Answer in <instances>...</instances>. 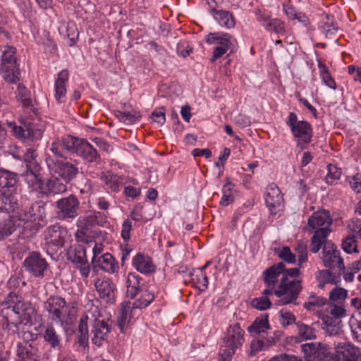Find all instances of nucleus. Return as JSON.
<instances>
[{"label":"nucleus","instance_id":"603ef678","mask_svg":"<svg viewBox=\"0 0 361 361\" xmlns=\"http://www.w3.org/2000/svg\"><path fill=\"white\" fill-rule=\"evenodd\" d=\"M66 35L70 40V46H73L78 38L79 32L76 25L73 22L67 23Z\"/></svg>","mask_w":361,"mask_h":361},{"label":"nucleus","instance_id":"a211bd4d","mask_svg":"<svg viewBox=\"0 0 361 361\" xmlns=\"http://www.w3.org/2000/svg\"><path fill=\"white\" fill-rule=\"evenodd\" d=\"M264 200L270 213L276 214L277 209L283 204V197L280 189L275 183H271L267 186Z\"/></svg>","mask_w":361,"mask_h":361},{"label":"nucleus","instance_id":"de8ad7c7","mask_svg":"<svg viewBox=\"0 0 361 361\" xmlns=\"http://www.w3.org/2000/svg\"><path fill=\"white\" fill-rule=\"evenodd\" d=\"M319 68L320 75L322 78L323 82L324 84L328 86L329 87L335 90L336 89V83L334 80V79L331 78L327 67L326 65L322 63L321 62H319Z\"/></svg>","mask_w":361,"mask_h":361},{"label":"nucleus","instance_id":"e2e57ef3","mask_svg":"<svg viewBox=\"0 0 361 361\" xmlns=\"http://www.w3.org/2000/svg\"><path fill=\"white\" fill-rule=\"evenodd\" d=\"M296 253L298 257V264L300 266L305 262L307 259V250L306 245L303 244H298L295 248Z\"/></svg>","mask_w":361,"mask_h":361},{"label":"nucleus","instance_id":"72a5a7b5","mask_svg":"<svg viewBox=\"0 0 361 361\" xmlns=\"http://www.w3.org/2000/svg\"><path fill=\"white\" fill-rule=\"evenodd\" d=\"M69 73L67 69L62 70L55 82V98L59 102L65 100L66 94V83L68 80Z\"/></svg>","mask_w":361,"mask_h":361},{"label":"nucleus","instance_id":"4468645a","mask_svg":"<svg viewBox=\"0 0 361 361\" xmlns=\"http://www.w3.org/2000/svg\"><path fill=\"white\" fill-rule=\"evenodd\" d=\"M80 201L74 195L59 199L56 202V217L65 221L75 219L78 216Z\"/></svg>","mask_w":361,"mask_h":361},{"label":"nucleus","instance_id":"6e6552de","mask_svg":"<svg viewBox=\"0 0 361 361\" xmlns=\"http://www.w3.org/2000/svg\"><path fill=\"white\" fill-rule=\"evenodd\" d=\"M16 53L15 47L7 46L4 47L1 55V73L4 79L11 84L19 80L20 74L17 64Z\"/></svg>","mask_w":361,"mask_h":361},{"label":"nucleus","instance_id":"c85d7f7f","mask_svg":"<svg viewBox=\"0 0 361 361\" xmlns=\"http://www.w3.org/2000/svg\"><path fill=\"white\" fill-rule=\"evenodd\" d=\"M137 308H135V305H133V302L130 301L122 303L119 315L117 317L118 325L120 327L121 331H123V328L126 325L128 324L133 317L134 312Z\"/></svg>","mask_w":361,"mask_h":361},{"label":"nucleus","instance_id":"2eb2a0df","mask_svg":"<svg viewBox=\"0 0 361 361\" xmlns=\"http://www.w3.org/2000/svg\"><path fill=\"white\" fill-rule=\"evenodd\" d=\"M322 262L324 267L334 269L338 268L340 273L345 270L343 259L341 257V253L335 245L331 242H326L322 245Z\"/></svg>","mask_w":361,"mask_h":361},{"label":"nucleus","instance_id":"58836bf2","mask_svg":"<svg viewBox=\"0 0 361 361\" xmlns=\"http://www.w3.org/2000/svg\"><path fill=\"white\" fill-rule=\"evenodd\" d=\"M190 276L192 282L200 290L204 291L207 288L208 278L205 272L195 269L190 273Z\"/></svg>","mask_w":361,"mask_h":361},{"label":"nucleus","instance_id":"f704fd0d","mask_svg":"<svg viewBox=\"0 0 361 361\" xmlns=\"http://www.w3.org/2000/svg\"><path fill=\"white\" fill-rule=\"evenodd\" d=\"M135 268L142 274H151L155 271L152 259L143 254L137 253L133 261Z\"/></svg>","mask_w":361,"mask_h":361},{"label":"nucleus","instance_id":"aec40b11","mask_svg":"<svg viewBox=\"0 0 361 361\" xmlns=\"http://www.w3.org/2000/svg\"><path fill=\"white\" fill-rule=\"evenodd\" d=\"M205 40L208 44L216 43L219 44V47L229 49V54L235 51L237 49L235 38L226 32L209 33Z\"/></svg>","mask_w":361,"mask_h":361},{"label":"nucleus","instance_id":"09e8293b","mask_svg":"<svg viewBox=\"0 0 361 361\" xmlns=\"http://www.w3.org/2000/svg\"><path fill=\"white\" fill-rule=\"evenodd\" d=\"M16 207V199L14 195L0 194V209H13Z\"/></svg>","mask_w":361,"mask_h":361},{"label":"nucleus","instance_id":"2f4dec72","mask_svg":"<svg viewBox=\"0 0 361 361\" xmlns=\"http://www.w3.org/2000/svg\"><path fill=\"white\" fill-rule=\"evenodd\" d=\"M44 341L54 349H60L61 347L62 338L52 324L45 326L42 333Z\"/></svg>","mask_w":361,"mask_h":361},{"label":"nucleus","instance_id":"423d86ee","mask_svg":"<svg viewBox=\"0 0 361 361\" xmlns=\"http://www.w3.org/2000/svg\"><path fill=\"white\" fill-rule=\"evenodd\" d=\"M299 273L298 268L286 269V267H284L279 289L274 292L278 298H280L277 301L278 305H284L293 302L297 299L302 286L301 281L294 278Z\"/></svg>","mask_w":361,"mask_h":361},{"label":"nucleus","instance_id":"864d4df0","mask_svg":"<svg viewBox=\"0 0 361 361\" xmlns=\"http://www.w3.org/2000/svg\"><path fill=\"white\" fill-rule=\"evenodd\" d=\"M251 305L259 310H266L269 309L271 302L270 300L266 296L254 298L251 302Z\"/></svg>","mask_w":361,"mask_h":361},{"label":"nucleus","instance_id":"49530a36","mask_svg":"<svg viewBox=\"0 0 361 361\" xmlns=\"http://www.w3.org/2000/svg\"><path fill=\"white\" fill-rule=\"evenodd\" d=\"M61 178L54 177L53 179H49V191L51 194H60L63 193L67 190V186L65 182H61Z\"/></svg>","mask_w":361,"mask_h":361},{"label":"nucleus","instance_id":"37998d69","mask_svg":"<svg viewBox=\"0 0 361 361\" xmlns=\"http://www.w3.org/2000/svg\"><path fill=\"white\" fill-rule=\"evenodd\" d=\"M18 97L22 102V105L27 111L30 110L33 114H36L35 110L32 109V100L28 97V90L24 85H19L18 87Z\"/></svg>","mask_w":361,"mask_h":361},{"label":"nucleus","instance_id":"774afa93","mask_svg":"<svg viewBox=\"0 0 361 361\" xmlns=\"http://www.w3.org/2000/svg\"><path fill=\"white\" fill-rule=\"evenodd\" d=\"M21 284L25 285V283L22 281L19 276H13L9 279L7 286L10 289H16L18 288Z\"/></svg>","mask_w":361,"mask_h":361},{"label":"nucleus","instance_id":"39448f33","mask_svg":"<svg viewBox=\"0 0 361 361\" xmlns=\"http://www.w3.org/2000/svg\"><path fill=\"white\" fill-rule=\"evenodd\" d=\"M307 224L310 228L314 230L311 238V251L316 253L326 242L331 232L329 227L332 224V219L326 210H319L310 216Z\"/></svg>","mask_w":361,"mask_h":361},{"label":"nucleus","instance_id":"f8f14e48","mask_svg":"<svg viewBox=\"0 0 361 361\" xmlns=\"http://www.w3.org/2000/svg\"><path fill=\"white\" fill-rule=\"evenodd\" d=\"M75 137L72 136L58 138L51 142L49 149V152L47 153L45 163H51L59 160L68 158V154L75 152Z\"/></svg>","mask_w":361,"mask_h":361},{"label":"nucleus","instance_id":"5701e85b","mask_svg":"<svg viewBox=\"0 0 361 361\" xmlns=\"http://www.w3.org/2000/svg\"><path fill=\"white\" fill-rule=\"evenodd\" d=\"M75 152L89 162H97L99 156L97 151L86 140L75 138Z\"/></svg>","mask_w":361,"mask_h":361},{"label":"nucleus","instance_id":"0eeeda50","mask_svg":"<svg viewBox=\"0 0 361 361\" xmlns=\"http://www.w3.org/2000/svg\"><path fill=\"white\" fill-rule=\"evenodd\" d=\"M245 331L239 323L229 325L226 329L224 338V346L226 348L220 352L223 361H229L236 350L241 348L245 342Z\"/></svg>","mask_w":361,"mask_h":361},{"label":"nucleus","instance_id":"ddd939ff","mask_svg":"<svg viewBox=\"0 0 361 361\" xmlns=\"http://www.w3.org/2000/svg\"><path fill=\"white\" fill-rule=\"evenodd\" d=\"M127 293L130 298H135L138 293H141L140 298L133 302L135 308L142 309L149 305L154 300V294L140 288V276L129 274L127 279Z\"/></svg>","mask_w":361,"mask_h":361},{"label":"nucleus","instance_id":"052dcab7","mask_svg":"<svg viewBox=\"0 0 361 361\" xmlns=\"http://www.w3.org/2000/svg\"><path fill=\"white\" fill-rule=\"evenodd\" d=\"M330 317L338 318V319H340L341 317L345 316V310L342 304L334 305L330 307Z\"/></svg>","mask_w":361,"mask_h":361},{"label":"nucleus","instance_id":"4be33fe9","mask_svg":"<svg viewBox=\"0 0 361 361\" xmlns=\"http://www.w3.org/2000/svg\"><path fill=\"white\" fill-rule=\"evenodd\" d=\"M306 361H324L327 357L326 349L319 343H308L301 345Z\"/></svg>","mask_w":361,"mask_h":361},{"label":"nucleus","instance_id":"4c0bfd02","mask_svg":"<svg viewBox=\"0 0 361 361\" xmlns=\"http://www.w3.org/2000/svg\"><path fill=\"white\" fill-rule=\"evenodd\" d=\"M269 328L268 315L264 314L261 317H257L254 322L248 326L247 331L250 334L255 333L259 334L265 333Z\"/></svg>","mask_w":361,"mask_h":361},{"label":"nucleus","instance_id":"9b49d317","mask_svg":"<svg viewBox=\"0 0 361 361\" xmlns=\"http://www.w3.org/2000/svg\"><path fill=\"white\" fill-rule=\"evenodd\" d=\"M20 126H17L15 122H8L13 135L18 139L25 142H37L43 135V130L37 125L32 123L29 119L21 118Z\"/></svg>","mask_w":361,"mask_h":361},{"label":"nucleus","instance_id":"9d476101","mask_svg":"<svg viewBox=\"0 0 361 361\" xmlns=\"http://www.w3.org/2000/svg\"><path fill=\"white\" fill-rule=\"evenodd\" d=\"M286 124L289 126L296 140L297 147L303 149L309 144L312 137L311 125L305 121H298L297 115L291 112L288 116Z\"/></svg>","mask_w":361,"mask_h":361},{"label":"nucleus","instance_id":"393cba45","mask_svg":"<svg viewBox=\"0 0 361 361\" xmlns=\"http://www.w3.org/2000/svg\"><path fill=\"white\" fill-rule=\"evenodd\" d=\"M17 356L20 361H39L41 353L38 348L27 342L18 343Z\"/></svg>","mask_w":361,"mask_h":361},{"label":"nucleus","instance_id":"6e6d98bb","mask_svg":"<svg viewBox=\"0 0 361 361\" xmlns=\"http://www.w3.org/2000/svg\"><path fill=\"white\" fill-rule=\"evenodd\" d=\"M328 175L326 177L327 183L332 184L335 180H338L341 176V171L334 165L328 166Z\"/></svg>","mask_w":361,"mask_h":361},{"label":"nucleus","instance_id":"473e14b6","mask_svg":"<svg viewBox=\"0 0 361 361\" xmlns=\"http://www.w3.org/2000/svg\"><path fill=\"white\" fill-rule=\"evenodd\" d=\"M322 328L329 336H338L342 333V322L338 318H331L329 316H324L322 318Z\"/></svg>","mask_w":361,"mask_h":361},{"label":"nucleus","instance_id":"69168bd1","mask_svg":"<svg viewBox=\"0 0 361 361\" xmlns=\"http://www.w3.org/2000/svg\"><path fill=\"white\" fill-rule=\"evenodd\" d=\"M132 228V223L130 219H126L122 225L121 236L124 241H128L130 238V230Z\"/></svg>","mask_w":361,"mask_h":361},{"label":"nucleus","instance_id":"bf43d9fd","mask_svg":"<svg viewBox=\"0 0 361 361\" xmlns=\"http://www.w3.org/2000/svg\"><path fill=\"white\" fill-rule=\"evenodd\" d=\"M281 314V323L283 326L290 325L292 323L295 322V317L293 313L288 311L286 309H282L280 311Z\"/></svg>","mask_w":361,"mask_h":361},{"label":"nucleus","instance_id":"f03ea898","mask_svg":"<svg viewBox=\"0 0 361 361\" xmlns=\"http://www.w3.org/2000/svg\"><path fill=\"white\" fill-rule=\"evenodd\" d=\"M89 331L92 343L97 347L107 342L111 331V324L103 318L97 307L87 311L79 321L78 334L80 343L87 341Z\"/></svg>","mask_w":361,"mask_h":361},{"label":"nucleus","instance_id":"5fc2aeb1","mask_svg":"<svg viewBox=\"0 0 361 361\" xmlns=\"http://www.w3.org/2000/svg\"><path fill=\"white\" fill-rule=\"evenodd\" d=\"M278 257L283 261L293 264L296 261L295 255H294L288 247H283L282 249L279 250Z\"/></svg>","mask_w":361,"mask_h":361},{"label":"nucleus","instance_id":"e433bc0d","mask_svg":"<svg viewBox=\"0 0 361 361\" xmlns=\"http://www.w3.org/2000/svg\"><path fill=\"white\" fill-rule=\"evenodd\" d=\"M340 274H333L329 270H321L317 275L319 281L318 287L323 288L326 283L337 284L340 281Z\"/></svg>","mask_w":361,"mask_h":361},{"label":"nucleus","instance_id":"13d9d810","mask_svg":"<svg viewBox=\"0 0 361 361\" xmlns=\"http://www.w3.org/2000/svg\"><path fill=\"white\" fill-rule=\"evenodd\" d=\"M165 107L161 106L159 109H155L152 113V118L154 122L159 123V125H163L165 122Z\"/></svg>","mask_w":361,"mask_h":361},{"label":"nucleus","instance_id":"cd10ccee","mask_svg":"<svg viewBox=\"0 0 361 361\" xmlns=\"http://www.w3.org/2000/svg\"><path fill=\"white\" fill-rule=\"evenodd\" d=\"M285 264L279 262L271 266L264 272V281L267 287L275 288L278 283V278L284 272Z\"/></svg>","mask_w":361,"mask_h":361},{"label":"nucleus","instance_id":"7c9ffc66","mask_svg":"<svg viewBox=\"0 0 361 361\" xmlns=\"http://www.w3.org/2000/svg\"><path fill=\"white\" fill-rule=\"evenodd\" d=\"M11 212L0 209V240L11 235L16 229L9 214Z\"/></svg>","mask_w":361,"mask_h":361},{"label":"nucleus","instance_id":"0e129e2a","mask_svg":"<svg viewBox=\"0 0 361 361\" xmlns=\"http://www.w3.org/2000/svg\"><path fill=\"white\" fill-rule=\"evenodd\" d=\"M348 182L350 185L351 188L359 193L361 192V174H356L351 177H348Z\"/></svg>","mask_w":361,"mask_h":361},{"label":"nucleus","instance_id":"1a4fd4ad","mask_svg":"<svg viewBox=\"0 0 361 361\" xmlns=\"http://www.w3.org/2000/svg\"><path fill=\"white\" fill-rule=\"evenodd\" d=\"M54 177L61 178L66 183L73 180L79 173L77 160L66 159L46 164Z\"/></svg>","mask_w":361,"mask_h":361},{"label":"nucleus","instance_id":"79ce46f5","mask_svg":"<svg viewBox=\"0 0 361 361\" xmlns=\"http://www.w3.org/2000/svg\"><path fill=\"white\" fill-rule=\"evenodd\" d=\"M116 116L121 121L128 124H133L141 118L140 113L134 110L127 112L116 111Z\"/></svg>","mask_w":361,"mask_h":361},{"label":"nucleus","instance_id":"3c124183","mask_svg":"<svg viewBox=\"0 0 361 361\" xmlns=\"http://www.w3.org/2000/svg\"><path fill=\"white\" fill-rule=\"evenodd\" d=\"M342 247L347 253L358 252L355 236L354 235H348L342 243Z\"/></svg>","mask_w":361,"mask_h":361},{"label":"nucleus","instance_id":"c9c22d12","mask_svg":"<svg viewBox=\"0 0 361 361\" xmlns=\"http://www.w3.org/2000/svg\"><path fill=\"white\" fill-rule=\"evenodd\" d=\"M210 13L221 27L230 29L235 26V22L233 16L228 11H217L215 8L210 9Z\"/></svg>","mask_w":361,"mask_h":361},{"label":"nucleus","instance_id":"bb28decb","mask_svg":"<svg viewBox=\"0 0 361 361\" xmlns=\"http://www.w3.org/2000/svg\"><path fill=\"white\" fill-rule=\"evenodd\" d=\"M92 264L94 271L97 268L108 272L114 273L118 268L113 256L109 253H105L98 258L93 257L92 259Z\"/></svg>","mask_w":361,"mask_h":361},{"label":"nucleus","instance_id":"a19ab883","mask_svg":"<svg viewBox=\"0 0 361 361\" xmlns=\"http://www.w3.org/2000/svg\"><path fill=\"white\" fill-rule=\"evenodd\" d=\"M321 29L326 37L331 38L332 35L338 30L337 23L334 21V17L329 14H325V20L323 25H321Z\"/></svg>","mask_w":361,"mask_h":361},{"label":"nucleus","instance_id":"20e7f679","mask_svg":"<svg viewBox=\"0 0 361 361\" xmlns=\"http://www.w3.org/2000/svg\"><path fill=\"white\" fill-rule=\"evenodd\" d=\"M44 308L48 313L49 318L63 325L73 324L76 320L78 303H67L62 297L50 296L44 302Z\"/></svg>","mask_w":361,"mask_h":361},{"label":"nucleus","instance_id":"412c9836","mask_svg":"<svg viewBox=\"0 0 361 361\" xmlns=\"http://www.w3.org/2000/svg\"><path fill=\"white\" fill-rule=\"evenodd\" d=\"M97 291L101 299L107 303H113L115 301L116 285L109 278L98 279L94 282Z\"/></svg>","mask_w":361,"mask_h":361},{"label":"nucleus","instance_id":"c03bdc74","mask_svg":"<svg viewBox=\"0 0 361 361\" xmlns=\"http://www.w3.org/2000/svg\"><path fill=\"white\" fill-rule=\"evenodd\" d=\"M233 188V184L229 180H227L226 184L222 188L223 196L220 201L221 205L226 207L233 201L234 198L231 192Z\"/></svg>","mask_w":361,"mask_h":361},{"label":"nucleus","instance_id":"a878e982","mask_svg":"<svg viewBox=\"0 0 361 361\" xmlns=\"http://www.w3.org/2000/svg\"><path fill=\"white\" fill-rule=\"evenodd\" d=\"M336 361H361V353L357 348L350 343L338 345L336 350Z\"/></svg>","mask_w":361,"mask_h":361},{"label":"nucleus","instance_id":"f3484780","mask_svg":"<svg viewBox=\"0 0 361 361\" xmlns=\"http://www.w3.org/2000/svg\"><path fill=\"white\" fill-rule=\"evenodd\" d=\"M44 235L47 245L61 247L68 236V230L59 224H54L47 227Z\"/></svg>","mask_w":361,"mask_h":361},{"label":"nucleus","instance_id":"dca6fc26","mask_svg":"<svg viewBox=\"0 0 361 361\" xmlns=\"http://www.w3.org/2000/svg\"><path fill=\"white\" fill-rule=\"evenodd\" d=\"M47 260L38 252H32L23 262L24 269L35 277L42 278L48 268Z\"/></svg>","mask_w":361,"mask_h":361},{"label":"nucleus","instance_id":"6ab92c4d","mask_svg":"<svg viewBox=\"0 0 361 361\" xmlns=\"http://www.w3.org/2000/svg\"><path fill=\"white\" fill-rule=\"evenodd\" d=\"M19 180L16 173L0 168V194L4 195H13L17 190Z\"/></svg>","mask_w":361,"mask_h":361},{"label":"nucleus","instance_id":"c756f323","mask_svg":"<svg viewBox=\"0 0 361 361\" xmlns=\"http://www.w3.org/2000/svg\"><path fill=\"white\" fill-rule=\"evenodd\" d=\"M257 20L262 25L269 31H273L277 34H281L285 32L284 23L280 19H271L269 16L264 13H259Z\"/></svg>","mask_w":361,"mask_h":361},{"label":"nucleus","instance_id":"680f3d73","mask_svg":"<svg viewBox=\"0 0 361 361\" xmlns=\"http://www.w3.org/2000/svg\"><path fill=\"white\" fill-rule=\"evenodd\" d=\"M107 187L111 189L113 191H118L122 185V181H121L119 177L117 176H111L109 179L106 182Z\"/></svg>","mask_w":361,"mask_h":361},{"label":"nucleus","instance_id":"4d7b16f0","mask_svg":"<svg viewBox=\"0 0 361 361\" xmlns=\"http://www.w3.org/2000/svg\"><path fill=\"white\" fill-rule=\"evenodd\" d=\"M348 227L352 231L353 235H357L361 239V219L356 217L353 218Z\"/></svg>","mask_w":361,"mask_h":361},{"label":"nucleus","instance_id":"ea45409f","mask_svg":"<svg viewBox=\"0 0 361 361\" xmlns=\"http://www.w3.org/2000/svg\"><path fill=\"white\" fill-rule=\"evenodd\" d=\"M298 328V337L300 341L316 338L315 331L311 326L298 322L295 323Z\"/></svg>","mask_w":361,"mask_h":361},{"label":"nucleus","instance_id":"8fccbe9b","mask_svg":"<svg viewBox=\"0 0 361 361\" xmlns=\"http://www.w3.org/2000/svg\"><path fill=\"white\" fill-rule=\"evenodd\" d=\"M327 302L328 300L325 298L310 295L308 298V301L304 304V307L308 310H312L314 307H321Z\"/></svg>","mask_w":361,"mask_h":361},{"label":"nucleus","instance_id":"7ed1b4c3","mask_svg":"<svg viewBox=\"0 0 361 361\" xmlns=\"http://www.w3.org/2000/svg\"><path fill=\"white\" fill-rule=\"evenodd\" d=\"M15 213V216L25 228L35 233L46 224V203L42 200L30 202L25 200L19 206L16 201V207L9 209Z\"/></svg>","mask_w":361,"mask_h":361},{"label":"nucleus","instance_id":"a18cd8bd","mask_svg":"<svg viewBox=\"0 0 361 361\" xmlns=\"http://www.w3.org/2000/svg\"><path fill=\"white\" fill-rule=\"evenodd\" d=\"M347 295L348 291L345 288L336 287L329 293V300L331 302L342 304L347 298Z\"/></svg>","mask_w":361,"mask_h":361},{"label":"nucleus","instance_id":"b1692460","mask_svg":"<svg viewBox=\"0 0 361 361\" xmlns=\"http://www.w3.org/2000/svg\"><path fill=\"white\" fill-rule=\"evenodd\" d=\"M26 176L29 180L32 182V187L36 191L47 197L50 195L49 179L45 181L37 169H27Z\"/></svg>","mask_w":361,"mask_h":361},{"label":"nucleus","instance_id":"f257e3e1","mask_svg":"<svg viewBox=\"0 0 361 361\" xmlns=\"http://www.w3.org/2000/svg\"><path fill=\"white\" fill-rule=\"evenodd\" d=\"M1 326L3 329L16 333L20 325H26L32 322L35 309L29 301H25L21 295L11 292L1 305Z\"/></svg>","mask_w":361,"mask_h":361},{"label":"nucleus","instance_id":"338daca9","mask_svg":"<svg viewBox=\"0 0 361 361\" xmlns=\"http://www.w3.org/2000/svg\"><path fill=\"white\" fill-rule=\"evenodd\" d=\"M234 123L240 128H245L250 125L251 121L249 116L243 114H239L235 117Z\"/></svg>","mask_w":361,"mask_h":361}]
</instances>
